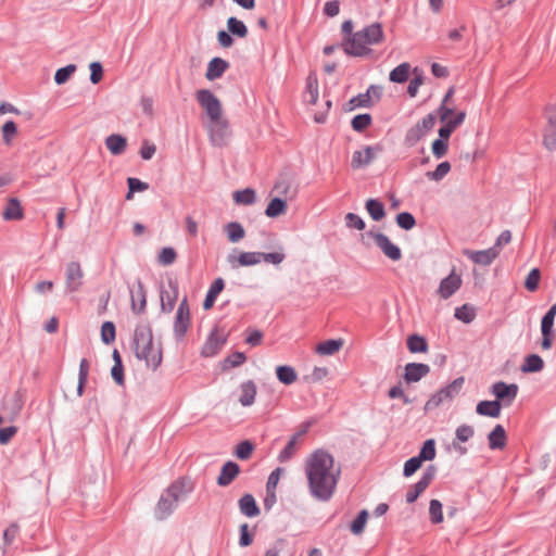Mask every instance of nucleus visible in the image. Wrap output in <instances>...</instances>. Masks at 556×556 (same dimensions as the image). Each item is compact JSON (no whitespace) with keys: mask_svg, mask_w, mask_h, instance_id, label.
Here are the masks:
<instances>
[{"mask_svg":"<svg viewBox=\"0 0 556 556\" xmlns=\"http://www.w3.org/2000/svg\"><path fill=\"white\" fill-rule=\"evenodd\" d=\"M304 471L312 496L323 502L329 501L341 477V466L334 457L326 450H315L305 458Z\"/></svg>","mask_w":556,"mask_h":556,"instance_id":"nucleus-1","label":"nucleus"},{"mask_svg":"<svg viewBox=\"0 0 556 556\" xmlns=\"http://www.w3.org/2000/svg\"><path fill=\"white\" fill-rule=\"evenodd\" d=\"M134 351L139 359H143L153 370L162 363V348L153 341L149 325H139L134 334Z\"/></svg>","mask_w":556,"mask_h":556,"instance_id":"nucleus-2","label":"nucleus"},{"mask_svg":"<svg viewBox=\"0 0 556 556\" xmlns=\"http://www.w3.org/2000/svg\"><path fill=\"white\" fill-rule=\"evenodd\" d=\"M384 39L382 26L374 23L354 33L344 40V51L353 56H365L370 53L369 46L378 45Z\"/></svg>","mask_w":556,"mask_h":556,"instance_id":"nucleus-3","label":"nucleus"},{"mask_svg":"<svg viewBox=\"0 0 556 556\" xmlns=\"http://www.w3.org/2000/svg\"><path fill=\"white\" fill-rule=\"evenodd\" d=\"M465 383V378L459 377L452 381L445 388L439 390L435 394H433L425 404L426 410H432L442 405L443 403L452 401L456 397Z\"/></svg>","mask_w":556,"mask_h":556,"instance_id":"nucleus-4","label":"nucleus"},{"mask_svg":"<svg viewBox=\"0 0 556 556\" xmlns=\"http://www.w3.org/2000/svg\"><path fill=\"white\" fill-rule=\"evenodd\" d=\"M195 100L205 112L208 122L224 116L220 100L208 89H199L195 92Z\"/></svg>","mask_w":556,"mask_h":556,"instance_id":"nucleus-5","label":"nucleus"},{"mask_svg":"<svg viewBox=\"0 0 556 556\" xmlns=\"http://www.w3.org/2000/svg\"><path fill=\"white\" fill-rule=\"evenodd\" d=\"M210 141L215 147H224L230 135L229 122L223 116L217 119L210 121L206 126Z\"/></svg>","mask_w":556,"mask_h":556,"instance_id":"nucleus-6","label":"nucleus"},{"mask_svg":"<svg viewBox=\"0 0 556 556\" xmlns=\"http://www.w3.org/2000/svg\"><path fill=\"white\" fill-rule=\"evenodd\" d=\"M518 386L516 383L507 384L503 381L495 382L491 387V393L495 396L502 406H510L518 394Z\"/></svg>","mask_w":556,"mask_h":556,"instance_id":"nucleus-7","label":"nucleus"},{"mask_svg":"<svg viewBox=\"0 0 556 556\" xmlns=\"http://www.w3.org/2000/svg\"><path fill=\"white\" fill-rule=\"evenodd\" d=\"M556 317V304L552 305L547 313L543 316L541 320V332H542V342L541 348L543 350H549L553 345L554 339L556 337L555 331L553 329L554 320Z\"/></svg>","mask_w":556,"mask_h":556,"instance_id":"nucleus-8","label":"nucleus"},{"mask_svg":"<svg viewBox=\"0 0 556 556\" xmlns=\"http://www.w3.org/2000/svg\"><path fill=\"white\" fill-rule=\"evenodd\" d=\"M383 150L382 146H366L356 150L352 155L351 166L353 169H358L369 165L379 153Z\"/></svg>","mask_w":556,"mask_h":556,"instance_id":"nucleus-9","label":"nucleus"},{"mask_svg":"<svg viewBox=\"0 0 556 556\" xmlns=\"http://www.w3.org/2000/svg\"><path fill=\"white\" fill-rule=\"evenodd\" d=\"M190 326V309L187 298H184L176 312L174 333L177 339H182Z\"/></svg>","mask_w":556,"mask_h":556,"instance_id":"nucleus-10","label":"nucleus"},{"mask_svg":"<svg viewBox=\"0 0 556 556\" xmlns=\"http://www.w3.org/2000/svg\"><path fill=\"white\" fill-rule=\"evenodd\" d=\"M462 283V276L456 273L455 268H453L450 275L441 280L439 288L437 290V294L440 296V299L447 300L456 291L459 290Z\"/></svg>","mask_w":556,"mask_h":556,"instance_id":"nucleus-11","label":"nucleus"},{"mask_svg":"<svg viewBox=\"0 0 556 556\" xmlns=\"http://www.w3.org/2000/svg\"><path fill=\"white\" fill-rule=\"evenodd\" d=\"M84 270L78 262H70L65 268V286L67 291L75 292L80 289Z\"/></svg>","mask_w":556,"mask_h":556,"instance_id":"nucleus-12","label":"nucleus"},{"mask_svg":"<svg viewBox=\"0 0 556 556\" xmlns=\"http://www.w3.org/2000/svg\"><path fill=\"white\" fill-rule=\"evenodd\" d=\"M368 236L372 237L375 243L381 249L387 257L392 261H399L402 257V252L397 245L391 242V240L383 233L369 232Z\"/></svg>","mask_w":556,"mask_h":556,"instance_id":"nucleus-13","label":"nucleus"},{"mask_svg":"<svg viewBox=\"0 0 556 556\" xmlns=\"http://www.w3.org/2000/svg\"><path fill=\"white\" fill-rule=\"evenodd\" d=\"M434 477V469L428 468L420 480L406 493V501L414 503L418 496L429 486Z\"/></svg>","mask_w":556,"mask_h":556,"instance_id":"nucleus-14","label":"nucleus"},{"mask_svg":"<svg viewBox=\"0 0 556 556\" xmlns=\"http://www.w3.org/2000/svg\"><path fill=\"white\" fill-rule=\"evenodd\" d=\"M227 261L232 268H238L240 266H253L261 263L262 252H242L238 256L229 255Z\"/></svg>","mask_w":556,"mask_h":556,"instance_id":"nucleus-15","label":"nucleus"},{"mask_svg":"<svg viewBox=\"0 0 556 556\" xmlns=\"http://www.w3.org/2000/svg\"><path fill=\"white\" fill-rule=\"evenodd\" d=\"M439 117L442 123H448L451 124L454 129L458 128L466 118V112L459 111L454 115L453 109H451L447 105L441 104V106L438 110Z\"/></svg>","mask_w":556,"mask_h":556,"instance_id":"nucleus-16","label":"nucleus"},{"mask_svg":"<svg viewBox=\"0 0 556 556\" xmlns=\"http://www.w3.org/2000/svg\"><path fill=\"white\" fill-rule=\"evenodd\" d=\"M238 392V400L242 406H251L254 404L257 394V388L254 381L249 380L242 382L239 386Z\"/></svg>","mask_w":556,"mask_h":556,"instance_id":"nucleus-17","label":"nucleus"},{"mask_svg":"<svg viewBox=\"0 0 556 556\" xmlns=\"http://www.w3.org/2000/svg\"><path fill=\"white\" fill-rule=\"evenodd\" d=\"M190 491H191L190 481L187 479H179L168 486L165 494H167L170 498H173L176 503H178Z\"/></svg>","mask_w":556,"mask_h":556,"instance_id":"nucleus-18","label":"nucleus"},{"mask_svg":"<svg viewBox=\"0 0 556 556\" xmlns=\"http://www.w3.org/2000/svg\"><path fill=\"white\" fill-rule=\"evenodd\" d=\"M225 340L217 333V331L211 332L207 340L203 344L201 354L204 357L215 356L223 348Z\"/></svg>","mask_w":556,"mask_h":556,"instance_id":"nucleus-19","label":"nucleus"},{"mask_svg":"<svg viewBox=\"0 0 556 556\" xmlns=\"http://www.w3.org/2000/svg\"><path fill=\"white\" fill-rule=\"evenodd\" d=\"M430 371V368L426 364L409 363L405 367L404 379L406 382H417L426 377Z\"/></svg>","mask_w":556,"mask_h":556,"instance_id":"nucleus-20","label":"nucleus"},{"mask_svg":"<svg viewBox=\"0 0 556 556\" xmlns=\"http://www.w3.org/2000/svg\"><path fill=\"white\" fill-rule=\"evenodd\" d=\"M543 142L548 150L556 149V110L551 111L548 114V123L544 130Z\"/></svg>","mask_w":556,"mask_h":556,"instance_id":"nucleus-21","label":"nucleus"},{"mask_svg":"<svg viewBox=\"0 0 556 556\" xmlns=\"http://www.w3.org/2000/svg\"><path fill=\"white\" fill-rule=\"evenodd\" d=\"M465 254L475 263L490 265L498 255V250L490 248L482 251H465Z\"/></svg>","mask_w":556,"mask_h":556,"instance_id":"nucleus-22","label":"nucleus"},{"mask_svg":"<svg viewBox=\"0 0 556 556\" xmlns=\"http://www.w3.org/2000/svg\"><path fill=\"white\" fill-rule=\"evenodd\" d=\"M240 473L239 466L233 462H227L217 478V484L220 486L229 485Z\"/></svg>","mask_w":556,"mask_h":556,"instance_id":"nucleus-23","label":"nucleus"},{"mask_svg":"<svg viewBox=\"0 0 556 556\" xmlns=\"http://www.w3.org/2000/svg\"><path fill=\"white\" fill-rule=\"evenodd\" d=\"M488 443L491 450H503L507 443V435L502 425H496L488 435Z\"/></svg>","mask_w":556,"mask_h":556,"instance_id":"nucleus-24","label":"nucleus"},{"mask_svg":"<svg viewBox=\"0 0 556 556\" xmlns=\"http://www.w3.org/2000/svg\"><path fill=\"white\" fill-rule=\"evenodd\" d=\"M228 67L229 64L227 61L220 58H214L207 64L205 78L211 81L215 80L222 77Z\"/></svg>","mask_w":556,"mask_h":556,"instance_id":"nucleus-25","label":"nucleus"},{"mask_svg":"<svg viewBox=\"0 0 556 556\" xmlns=\"http://www.w3.org/2000/svg\"><path fill=\"white\" fill-rule=\"evenodd\" d=\"M305 432L306 430H302L301 432L290 438L285 448L278 455V460L280 463L289 462L296 454L300 444V439Z\"/></svg>","mask_w":556,"mask_h":556,"instance_id":"nucleus-26","label":"nucleus"},{"mask_svg":"<svg viewBox=\"0 0 556 556\" xmlns=\"http://www.w3.org/2000/svg\"><path fill=\"white\" fill-rule=\"evenodd\" d=\"M477 414L497 418L501 416L502 405L498 401H481L476 407Z\"/></svg>","mask_w":556,"mask_h":556,"instance_id":"nucleus-27","label":"nucleus"},{"mask_svg":"<svg viewBox=\"0 0 556 556\" xmlns=\"http://www.w3.org/2000/svg\"><path fill=\"white\" fill-rule=\"evenodd\" d=\"M2 217L5 220H20L23 218V208L16 198L8 200L7 205L2 212Z\"/></svg>","mask_w":556,"mask_h":556,"instance_id":"nucleus-28","label":"nucleus"},{"mask_svg":"<svg viewBox=\"0 0 556 556\" xmlns=\"http://www.w3.org/2000/svg\"><path fill=\"white\" fill-rule=\"evenodd\" d=\"M147 305L146 291L143 285L138 282L136 290L131 291V309L136 314H141Z\"/></svg>","mask_w":556,"mask_h":556,"instance_id":"nucleus-29","label":"nucleus"},{"mask_svg":"<svg viewBox=\"0 0 556 556\" xmlns=\"http://www.w3.org/2000/svg\"><path fill=\"white\" fill-rule=\"evenodd\" d=\"M177 503L167 494H163L155 507V515L159 519H164L176 508Z\"/></svg>","mask_w":556,"mask_h":556,"instance_id":"nucleus-30","label":"nucleus"},{"mask_svg":"<svg viewBox=\"0 0 556 556\" xmlns=\"http://www.w3.org/2000/svg\"><path fill=\"white\" fill-rule=\"evenodd\" d=\"M105 146L112 154L118 155L125 151L127 141L121 135H111L105 139Z\"/></svg>","mask_w":556,"mask_h":556,"instance_id":"nucleus-31","label":"nucleus"},{"mask_svg":"<svg viewBox=\"0 0 556 556\" xmlns=\"http://www.w3.org/2000/svg\"><path fill=\"white\" fill-rule=\"evenodd\" d=\"M239 507L241 513L248 517H255L260 514L258 506L251 494H245L240 498Z\"/></svg>","mask_w":556,"mask_h":556,"instance_id":"nucleus-32","label":"nucleus"},{"mask_svg":"<svg viewBox=\"0 0 556 556\" xmlns=\"http://www.w3.org/2000/svg\"><path fill=\"white\" fill-rule=\"evenodd\" d=\"M224 230L229 242L237 243L245 237V230L241 224L231 222L225 225Z\"/></svg>","mask_w":556,"mask_h":556,"instance_id":"nucleus-33","label":"nucleus"},{"mask_svg":"<svg viewBox=\"0 0 556 556\" xmlns=\"http://www.w3.org/2000/svg\"><path fill=\"white\" fill-rule=\"evenodd\" d=\"M543 367L544 362L541 356L531 354L525 358L520 369L522 372H539L543 369Z\"/></svg>","mask_w":556,"mask_h":556,"instance_id":"nucleus-34","label":"nucleus"},{"mask_svg":"<svg viewBox=\"0 0 556 556\" xmlns=\"http://www.w3.org/2000/svg\"><path fill=\"white\" fill-rule=\"evenodd\" d=\"M276 376L278 380L283 384H292L298 379V374L293 367L281 365L276 368Z\"/></svg>","mask_w":556,"mask_h":556,"instance_id":"nucleus-35","label":"nucleus"},{"mask_svg":"<svg viewBox=\"0 0 556 556\" xmlns=\"http://www.w3.org/2000/svg\"><path fill=\"white\" fill-rule=\"evenodd\" d=\"M178 296V289L176 286L172 287L170 291L161 292V306L163 312L169 313L173 311Z\"/></svg>","mask_w":556,"mask_h":556,"instance_id":"nucleus-36","label":"nucleus"},{"mask_svg":"<svg viewBox=\"0 0 556 556\" xmlns=\"http://www.w3.org/2000/svg\"><path fill=\"white\" fill-rule=\"evenodd\" d=\"M318 99V80L316 75L309 74L306 80L305 100L309 104H316Z\"/></svg>","mask_w":556,"mask_h":556,"instance_id":"nucleus-37","label":"nucleus"},{"mask_svg":"<svg viewBox=\"0 0 556 556\" xmlns=\"http://www.w3.org/2000/svg\"><path fill=\"white\" fill-rule=\"evenodd\" d=\"M412 66L409 63L405 62L396 66L394 70L390 72L389 78L393 83L402 84L408 79Z\"/></svg>","mask_w":556,"mask_h":556,"instance_id":"nucleus-38","label":"nucleus"},{"mask_svg":"<svg viewBox=\"0 0 556 556\" xmlns=\"http://www.w3.org/2000/svg\"><path fill=\"white\" fill-rule=\"evenodd\" d=\"M286 212H287V202L279 198L273 199L268 203V205L265 210L266 216H268L270 218H275L280 215H283Z\"/></svg>","mask_w":556,"mask_h":556,"instance_id":"nucleus-39","label":"nucleus"},{"mask_svg":"<svg viewBox=\"0 0 556 556\" xmlns=\"http://www.w3.org/2000/svg\"><path fill=\"white\" fill-rule=\"evenodd\" d=\"M342 345V340H327L319 343L315 351L320 355H332L339 352Z\"/></svg>","mask_w":556,"mask_h":556,"instance_id":"nucleus-40","label":"nucleus"},{"mask_svg":"<svg viewBox=\"0 0 556 556\" xmlns=\"http://www.w3.org/2000/svg\"><path fill=\"white\" fill-rule=\"evenodd\" d=\"M366 210H367L368 214L370 215V217L377 222L381 220L386 215L384 206H383L382 202H380L376 199L367 200Z\"/></svg>","mask_w":556,"mask_h":556,"instance_id":"nucleus-41","label":"nucleus"},{"mask_svg":"<svg viewBox=\"0 0 556 556\" xmlns=\"http://www.w3.org/2000/svg\"><path fill=\"white\" fill-rule=\"evenodd\" d=\"M407 348L412 353H425L428 350V344L425 338L413 334L407 339Z\"/></svg>","mask_w":556,"mask_h":556,"instance_id":"nucleus-42","label":"nucleus"},{"mask_svg":"<svg viewBox=\"0 0 556 556\" xmlns=\"http://www.w3.org/2000/svg\"><path fill=\"white\" fill-rule=\"evenodd\" d=\"M227 28L229 33L239 37L245 38L248 36V28L243 22L237 20L236 17H229L227 21Z\"/></svg>","mask_w":556,"mask_h":556,"instance_id":"nucleus-43","label":"nucleus"},{"mask_svg":"<svg viewBox=\"0 0 556 556\" xmlns=\"http://www.w3.org/2000/svg\"><path fill=\"white\" fill-rule=\"evenodd\" d=\"M233 200L237 204H242V205L253 204L255 202V191L250 188L236 191L233 193Z\"/></svg>","mask_w":556,"mask_h":556,"instance_id":"nucleus-44","label":"nucleus"},{"mask_svg":"<svg viewBox=\"0 0 556 556\" xmlns=\"http://www.w3.org/2000/svg\"><path fill=\"white\" fill-rule=\"evenodd\" d=\"M2 140L7 146H10L17 135V127L13 121H8L1 128Z\"/></svg>","mask_w":556,"mask_h":556,"instance_id":"nucleus-45","label":"nucleus"},{"mask_svg":"<svg viewBox=\"0 0 556 556\" xmlns=\"http://www.w3.org/2000/svg\"><path fill=\"white\" fill-rule=\"evenodd\" d=\"M429 515L432 523H441L443 521L442 503L439 500L430 501Z\"/></svg>","mask_w":556,"mask_h":556,"instance_id":"nucleus-46","label":"nucleus"},{"mask_svg":"<svg viewBox=\"0 0 556 556\" xmlns=\"http://www.w3.org/2000/svg\"><path fill=\"white\" fill-rule=\"evenodd\" d=\"M455 317L457 319L468 324L475 319L476 313H475L473 307H471L468 304H464L463 306L457 307L455 309Z\"/></svg>","mask_w":556,"mask_h":556,"instance_id":"nucleus-47","label":"nucleus"},{"mask_svg":"<svg viewBox=\"0 0 556 556\" xmlns=\"http://www.w3.org/2000/svg\"><path fill=\"white\" fill-rule=\"evenodd\" d=\"M418 457L422 460V462H426V460H432L434 457H435V443H434V440L432 439H429L427 440L419 454H418Z\"/></svg>","mask_w":556,"mask_h":556,"instance_id":"nucleus-48","label":"nucleus"},{"mask_svg":"<svg viewBox=\"0 0 556 556\" xmlns=\"http://www.w3.org/2000/svg\"><path fill=\"white\" fill-rule=\"evenodd\" d=\"M451 170V164L448 162L440 163L433 172L427 173V177L434 181L443 179Z\"/></svg>","mask_w":556,"mask_h":556,"instance_id":"nucleus-49","label":"nucleus"},{"mask_svg":"<svg viewBox=\"0 0 556 556\" xmlns=\"http://www.w3.org/2000/svg\"><path fill=\"white\" fill-rule=\"evenodd\" d=\"M75 71H76V65H74V64H70L65 67L59 68L54 75L55 83L58 85L65 84L70 79V77L75 73Z\"/></svg>","mask_w":556,"mask_h":556,"instance_id":"nucleus-50","label":"nucleus"},{"mask_svg":"<svg viewBox=\"0 0 556 556\" xmlns=\"http://www.w3.org/2000/svg\"><path fill=\"white\" fill-rule=\"evenodd\" d=\"M475 434V429L472 426H469V425H460L459 427H457L456 431H455V439L456 441L458 442H462V443H465L467 442L469 439H471Z\"/></svg>","mask_w":556,"mask_h":556,"instance_id":"nucleus-51","label":"nucleus"},{"mask_svg":"<svg viewBox=\"0 0 556 556\" xmlns=\"http://www.w3.org/2000/svg\"><path fill=\"white\" fill-rule=\"evenodd\" d=\"M89 362L86 358H83L80 361L79 365V375H78V394H83L84 386L87 381L88 375H89Z\"/></svg>","mask_w":556,"mask_h":556,"instance_id":"nucleus-52","label":"nucleus"},{"mask_svg":"<svg viewBox=\"0 0 556 556\" xmlns=\"http://www.w3.org/2000/svg\"><path fill=\"white\" fill-rule=\"evenodd\" d=\"M101 339L105 344H110L115 340V326L112 321L103 323L101 327Z\"/></svg>","mask_w":556,"mask_h":556,"instance_id":"nucleus-53","label":"nucleus"},{"mask_svg":"<svg viewBox=\"0 0 556 556\" xmlns=\"http://www.w3.org/2000/svg\"><path fill=\"white\" fill-rule=\"evenodd\" d=\"M541 279L540 270L538 268H533L527 276L525 281V287L527 290L533 292L538 289L539 282Z\"/></svg>","mask_w":556,"mask_h":556,"instance_id":"nucleus-54","label":"nucleus"},{"mask_svg":"<svg viewBox=\"0 0 556 556\" xmlns=\"http://www.w3.org/2000/svg\"><path fill=\"white\" fill-rule=\"evenodd\" d=\"M371 124V116L369 114H359L352 119V127L356 131H363Z\"/></svg>","mask_w":556,"mask_h":556,"instance_id":"nucleus-55","label":"nucleus"},{"mask_svg":"<svg viewBox=\"0 0 556 556\" xmlns=\"http://www.w3.org/2000/svg\"><path fill=\"white\" fill-rule=\"evenodd\" d=\"M127 184H128V188H129V191L126 195L127 200H130L132 198L134 192L144 191L149 187L148 184L139 180L138 178H132V177L127 179Z\"/></svg>","mask_w":556,"mask_h":556,"instance_id":"nucleus-56","label":"nucleus"},{"mask_svg":"<svg viewBox=\"0 0 556 556\" xmlns=\"http://www.w3.org/2000/svg\"><path fill=\"white\" fill-rule=\"evenodd\" d=\"M422 460L418 457H412L404 464L403 473L405 477L413 476L422 465Z\"/></svg>","mask_w":556,"mask_h":556,"instance_id":"nucleus-57","label":"nucleus"},{"mask_svg":"<svg viewBox=\"0 0 556 556\" xmlns=\"http://www.w3.org/2000/svg\"><path fill=\"white\" fill-rule=\"evenodd\" d=\"M368 513L367 510H362L356 519L351 525V531L354 534H361L365 528V525L367 522Z\"/></svg>","mask_w":556,"mask_h":556,"instance_id":"nucleus-58","label":"nucleus"},{"mask_svg":"<svg viewBox=\"0 0 556 556\" xmlns=\"http://www.w3.org/2000/svg\"><path fill=\"white\" fill-rule=\"evenodd\" d=\"M432 153L437 159L443 157L448 150V141L443 139H435L431 147Z\"/></svg>","mask_w":556,"mask_h":556,"instance_id":"nucleus-59","label":"nucleus"},{"mask_svg":"<svg viewBox=\"0 0 556 556\" xmlns=\"http://www.w3.org/2000/svg\"><path fill=\"white\" fill-rule=\"evenodd\" d=\"M396 223L401 228H403L405 230H409L415 226L416 220H415V217L410 213L404 212V213H400L396 216Z\"/></svg>","mask_w":556,"mask_h":556,"instance_id":"nucleus-60","label":"nucleus"},{"mask_svg":"<svg viewBox=\"0 0 556 556\" xmlns=\"http://www.w3.org/2000/svg\"><path fill=\"white\" fill-rule=\"evenodd\" d=\"M252 452L253 444L250 441H243L237 445L235 454L239 459H248Z\"/></svg>","mask_w":556,"mask_h":556,"instance_id":"nucleus-61","label":"nucleus"},{"mask_svg":"<svg viewBox=\"0 0 556 556\" xmlns=\"http://www.w3.org/2000/svg\"><path fill=\"white\" fill-rule=\"evenodd\" d=\"M247 357L241 352H236L229 355L224 361V368L237 367L242 365L245 362Z\"/></svg>","mask_w":556,"mask_h":556,"instance_id":"nucleus-62","label":"nucleus"},{"mask_svg":"<svg viewBox=\"0 0 556 556\" xmlns=\"http://www.w3.org/2000/svg\"><path fill=\"white\" fill-rule=\"evenodd\" d=\"M177 257L176 251L173 248H163L160 255L159 262L163 265H170Z\"/></svg>","mask_w":556,"mask_h":556,"instance_id":"nucleus-63","label":"nucleus"},{"mask_svg":"<svg viewBox=\"0 0 556 556\" xmlns=\"http://www.w3.org/2000/svg\"><path fill=\"white\" fill-rule=\"evenodd\" d=\"M425 136L426 135L415 125L407 131L405 141L408 146H414Z\"/></svg>","mask_w":556,"mask_h":556,"instance_id":"nucleus-64","label":"nucleus"}]
</instances>
